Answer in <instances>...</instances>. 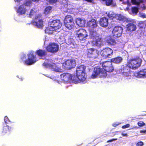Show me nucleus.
Instances as JSON below:
<instances>
[{"mask_svg": "<svg viewBox=\"0 0 146 146\" xmlns=\"http://www.w3.org/2000/svg\"><path fill=\"white\" fill-rule=\"evenodd\" d=\"M4 125L2 131V133L4 135L6 134H9L10 132L11 129V127L7 125L6 124L3 123Z\"/></svg>", "mask_w": 146, "mask_h": 146, "instance_id": "obj_22", "label": "nucleus"}, {"mask_svg": "<svg viewBox=\"0 0 146 146\" xmlns=\"http://www.w3.org/2000/svg\"><path fill=\"white\" fill-rule=\"evenodd\" d=\"M102 1L104 2L106 5L107 6H109L110 5H116V3H113V0H101Z\"/></svg>", "mask_w": 146, "mask_h": 146, "instance_id": "obj_29", "label": "nucleus"}, {"mask_svg": "<svg viewBox=\"0 0 146 146\" xmlns=\"http://www.w3.org/2000/svg\"><path fill=\"white\" fill-rule=\"evenodd\" d=\"M117 139V138L115 139H113L110 140H109L107 141V142L109 143V142H111L113 141L116 140Z\"/></svg>", "mask_w": 146, "mask_h": 146, "instance_id": "obj_45", "label": "nucleus"}, {"mask_svg": "<svg viewBox=\"0 0 146 146\" xmlns=\"http://www.w3.org/2000/svg\"><path fill=\"white\" fill-rule=\"evenodd\" d=\"M119 124V123H113L112 126L113 127H116V126H117Z\"/></svg>", "mask_w": 146, "mask_h": 146, "instance_id": "obj_47", "label": "nucleus"}, {"mask_svg": "<svg viewBox=\"0 0 146 146\" xmlns=\"http://www.w3.org/2000/svg\"><path fill=\"white\" fill-rule=\"evenodd\" d=\"M120 132L119 131H116L115 132H113L111 133L112 134L111 135L112 136H113L117 134L116 133H118V132Z\"/></svg>", "mask_w": 146, "mask_h": 146, "instance_id": "obj_46", "label": "nucleus"}, {"mask_svg": "<svg viewBox=\"0 0 146 146\" xmlns=\"http://www.w3.org/2000/svg\"><path fill=\"white\" fill-rule=\"evenodd\" d=\"M140 17L143 18H146V15L145 13H141L140 14Z\"/></svg>", "mask_w": 146, "mask_h": 146, "instance_id": "obj_43", "label": "nucleus"}, {"mask_svg": "<svg viewBox=\"0 0 146 146\" xmlns=\"http://www.w3.org/2000/svg\"><path fill=\"white\" fill-rule=\"evenodd\" d=\"M52 7L51 6H48L46 7L45 9V12L46 13H48L52 9Z\"/></svg>", "mask_w": 146, "mask_h": 146, "instance_id": "obj_37", "label": "nucleus"}, {"mask_svg": "<svg viewBox=\"0 0 146 146\" xmlns=\"http://www.w3.org/2000/svg\"><path fill=\"white\" fill-rule=\"evenodd\" d=\"M77 35L79 39L80 40H85L88 36L86 31L82 29H80L77 30Z\"/></svg>", "mask_w": 146, "mask_h": 146, "instance_id": "obj_14", "label": "nucleus"}, {"mask_svg": "<svg viewBox=\"0 0 146 146\" xmlns=\"http://www.w3.org/2000/svg\"><path fill=\"white\" fill-rule=\"evenodd\" d=\"M138 8L136 7H133L131 8V11L133 13L137 14L138 11Z\"/></svg>", "mask_w": 146, "mask_h": 146, "instance_id": "obj_34", "label": "nucleus"}, {"mask_svg": "<svg viewBox=\"0 0 146 146\" xmlns=\"http://www.w3.org/2000/svg\"><path fill=\"white\" fill-rule=\"evenodd\" d=\"M102 56L105 58H111L113 55V50L109 48H106L103 49L100 52Z\"/></svg>", "mask_w": 146, "mask_h": 146, "instance_id": "obj_11", "label": "nucleus"}, {"mask_svg": "<svg viewBox=\"0 0 146 146\" xmlns=\"http://www.w3.org/2000/svg\"><path fill=\"white\" fill-rule=\"evenodd\" d=\"M115 14L112 12L110 11L108 13L107 15L109 18L112 19L113 20L115 21Z\"/></svg>", "mask_w": 146, "mask_h": 146, "instance_id": "obj_32", "label": "nucleus"}, {"mask_svg": "<svg viewBox=\"0 0 146 146\" xmlns=\"http://www.w3.org/2000/svg\"><path fill=\"white\" fill-rule=\"evenodd\" d=\"M137 76L140 78H146V69L140 70L137 73Z\"/></svg>", "mask_w": 146, "mask_h": 146, "instance_id": "obj_25", "label": "nucleus"}, {"mask_svg": "<svg viewBox=\"0 0 146 146\" xmlns=\"http://www.w3.org/2000/svg\"><path fill=\"white\" fill-rule=\"evenodd\" d=\"M107 75L106 72L103 70L102 68L97 66L94 68L91 77L92 78H95L98 76H99L101 77L105 78Z\"/></svg>", "mask_w": 146, "mask_h": 146, "instance_id": "obj_4", "label": "nucleus"}, {"mask_svg": "<svg viewBox=\"0 0 146 146\" xmlns=\"http://www.w3.org/2000/svg\"><path fill=\"white\" fill-rule=\"evenodd\" d=\"M35 53L40 59H45L47 54V51L44 49H39L37 50Z\"/></svg>", "mask_w": 146, "mask_h": 146, "instance_id": "obj_18", "label": "nucleus"}, {"mask_svg": "<svg viewBox=\"0 0 146 146\" xmlns=\"http://www.w3.org/2000/svg\"><path fill=\"white\" fill-rule=\"evenodd\" d=\"M123 29L122 27L116 25L114 27L112 32V34L113 37L117 38L121 36Z\"/></svg>", "mask_w": 146, "mask_h": 146, "instance_id": "obj_9", "label": "nucleus"}, {"mask_svg": "<svg viewBox=\"0 0 146 146\" xmlns=\"http://www.w3.org/2000/svg\"><path fill=\"white\" fill-rule=\"evenodd\" d=\"M121 135L123 136H125V137H127V133H122Z\"/></svg>", "mask_w": 146, "mask_h": 146, "instance_id": "obj_49", "label": "nucleus"}, {"mask_svg": "<svg viewBox=\"0 0 146 146\" xmlns=\"http://www.w3.org/2000/svg\"><path fill=\"white\" fill-rule=\"evenodd\" d=\"M98 24L97 20L94 18H92L87 22V27L91 28H94L98 26Z\"/></svg>", "mask_w": 146, "mask_h": 146, "instance_id": "obj_19", "label": "nucleus"}, {"mask_svg": "<svg viewBox=\"0 0 146 146\" xmlns=\"http://www.w3.org/2000/svg\"><path fill=\"white\" fill-rule=\"evenodd\" d=\"M144 145L142 141L138 142L136 144V146H142Z\"/></svg>", "mask_w": 146, "mask_h": 146, "instance_id": "obj_40", "label": "nucleus"}, {"mask_svg": "<svg viewBox=\"0 0 146 146\" xmlns=\"http://www.w3.org/2000/svg\"><path fill=\"white\" fill-rule=\"evenodd\" d=\"M99 52L94 48H88L86 50L85 55L88 58L95 59L98 57Z\"/></svg>", "mask_w": 146, "mask_h": 146, "instance_id": "obj_6", "label": "nucleus"}, {"mask_svg": "<svg viewBox=\"0 0 146 146\" xmlns=\"http://www.w3.org/2000/svg\"><path fill=\"white\" fill-rule=\"evenodd\" d=\"M86 68V66L82 65L79 66L76 68V76L81 82H83L86 79V76L85 72Z\"/></svg>", "mask_w": 146, "mask_h": 146, "instance_id": "obj_2", "label": "nucleus"}, {"mask_svg": "<svg viewBox=\"0 0 146 146\" xmlns=\"http://www.w3.org/2000/svg\"><path fill=\"white\" fill-rule=\"evenodd\" d=\"M17 12L21 15L25 14L26 12V9L23 5H21L17 9Z\"/></svg>", "mask_w": 146, "mask_h": 146, "instance_id": "obj_28", "label": "nucleus"}, {"mask_svg": "<svg viewBox=\"0 0 146 146\" xmlns=\"http://www.w3.org/2000/svg\"><path fill=\"white\" fill-rule=\"evenodd\" d=\"M4 121L5 122V124L9 122H10V121L7 117L6 116L4 117Z\"/></svg>", "mask_w": 146, "mask_h": 146, "instance_id": "obj_39", "label": "nucleus"}, {"mask_svg": "<svg viewBox=\"0 0 146 146\" xmlns=\"http://www.w3.org/2000/svg\"><path fill=\"white\" fill-rule=\"evenodd\" d=\"M64 23L65 26L70 30L73 28L74 26V19L70 15H67L65 17Z\"/></svg>", "mask_w": 146, "mask_h": 146, "instance_id": "obj_5", "label": "nucleus"}, {"mask_svg": "<svg viewBox=\"0 0 146 146\" xmlns=\"http://www.w3.org/2000/svg\"><path fill=\"white\" fill-rule=\"evenodd\" d=\"M24 4L25 5H27L26 3H25Z\"/></svg>", "mask_w": 146, "mask_h": 146, "instance_id": "obj_51", "label": "nucleus"}, {"mask_svg": "<svg viewBox=\"0 0 146 146\" xmlns=\"http://www.w3.org/2000/svg\"><path fill=\"white\" fill-rule=\"evenodd\" d=\"M60 76L61 79L65 82H70L72 79V75L69 73H63Z\"/></svg>", "mask_w": 146, "mask_h": 146, "instance_id": "obj_17", "label": "nucleus"}, {"mask_svg": "<svg viewBox=\"0 0 146 146\" xmlns=\"http://www.w3.org/2000/svg\"><path fill=\"white\" fill-rule=\"evenodd\" d=\"M43 65L47 68H50L51 70L55 71L56 72H61L62 70L60 68L58 67L54 63H48L44 62L43 64Z\"/></svg>", "mask_w": 146, "mask_h": 146, "instance_id": "obj_16", "label": "nucleus"}, {"mask_svg": "<svg viewBox=\"0 0 146 146\" xmlns=\"http://www.w3.org/2000/svg\"><path fill=\"white\" fill-rule=\"evenodd\" d=\"M108 19L106 17H102L100 19V24L102 27H106L108 26Z\"/></svg>", "mask_w": 146, "mask_h": 146, "instance_id": "obj_21", "label": "nucleus"}, {"mask_svg": "<svg viewBox=\"0 0 146 146\" xmlns=\"http://www.w3.org/2000/svg\"><path fill=\"white\" fill-rule=\"evenodd\" d=\"M102 66L103 69H104V70L106 72H111L114 70L111 61H107L103 62L102 63Z\"/></svg>", "mask_w": 146, "mask_h": 146, "instance_id": "obj_12", "label": "nucleus"}, {"mask_svg": "<svg viewBox=\"0 0 146 146\" xmlns=\"http://www.w3.org/2000/svg\"><path fill=\"white\" fill-rule=\"evenodd\" d=\"M143 2V1H140V2Z\"/></svg>", "mask_w": 146, "mask_h": 146, "instance_id": "obj_52", "label": "nucleus"}, {"mask_svg": "<svg viewBox=\"0 0 146 146\" xmlns=\"http://www.w3.org/2000/svg\"><path fill=\"white\" fill-rule=\"evenodd\" d=\"M76 65L75 60L73 59H68L63 63L65 67L67 69H70L74 68Z\"/></svg>", "mask_w": 146, "mask_h": 146, "instance_id": "obj_13", "label": "nucleus"}, {"mask_svg": "<svg viewBox=\"0 0 146 146\" xmlns=\"http://www.w3.org/2000/svg\"><path fill=\"white\" fill-rule=\"evenodd\" d=\"M106 42L109 44L113 45L115 44L116 43L115 40L111 37L107 39Z\"/></svg>", "mask_w": 146, "mask_h": 146, "instance_id": "obj_30", "label": "nucleus"}, {"mask_svg": "<svg viewBox=\"0 0 146 146\" xmlns=\"http://www.w3.org/2000/svg\"><path fill=\"white\" fill-rule=\"evenodd\" d=\"M76 23L78 26L82 27L85 25V20L82 18H78L76 20Z\"/></svg>", "mask_w": 146, "mask_h": 146, "instance_id": "obj_27", "label": "nucleus"}, {"mask_svg": "<svg viewBox=\"0 0 146 146\" xmlns=\"http://www.w3.org/2000/svg\"><path fill=\"white\" fill-rule=\"evenodd\" d=\"M126 27V30L130 32L135 31L137 28L136 25L133 23H129Z\"/></svg>", "mask_w": 146, "mask_h": 146, "instance_id": "obj_24", "label": "nucleus"}, {"mask_svg": "<svg viewBox=\"0 0 146 146\" xmlns=\"http://www.w3.org/2000/svg\"><path fill=\"white\" fill-rule=\"evenodd\" d=\"M120 1H121V0H120Z\"/></svg>", "mask_w": 146, "mask_h": 146, "instance_id": "obj_53", "label": "nucleus"}, {"mask_svg": "<svg viewBox=\"0 0 146 146\" xmlns=\"http://www.w3.org/2000/svg\"><path fill=\"white\" fill-rule=\"evenodd\" d=\"M48 24L54 28V29H60L62 25V23L59 20H54L50 21Z\"/></svg>", "mask_w": 146, "mask_h": 146, "instance_id": "obj_15", "label": "nucleus"}, {"mask_svg": "<svg viewBox=\"0 0 146 146\" xmlns=\"http://www.w3.org/2000/svg\"><path fill=\"white\" fill-rule=\"evenodd\" d=\"M54 28L51 26L48 27L46 29L45 31L46 33L48 34H51L53 33Z\"/></svg>", "mask_w": 146, "mask_h": 146, "instance_id": "obj_31", "label": "nucleus"}, {"mask_svg": "<svg viewBox=\"0 0 146 146\" xmlns=\"http://www.w3.org/2000/svg\"><path fill=\"white\" fill-rule=\"evenodd\" d=\"M27 59L24 61V64L27 65H32L37 61L36 55L34 54V52L32 51L27 54Z\"/></svg>", "mask_w": 146, "mask_h": 146, "instance_id": "obj_7", "label": "nucleus"}, {"mask_svg": "<svg viewBox=\"0 0 146 146\" xmlns=\"http://www.w3.org/2000/svg\"><path fill=\"white\" fill-rule=\"evenodd\" d=\"M140 132L141 133H144L145 134H146V130H142L140 131Z\"/></svg>", "mask_w": 146, "mask_h": 146, "instance_id": "obj_48", "label": "nucleus"}, {"mask_svg": "<svg viewBox=\"0 0 146 146\" xmlns=\"http://www.w3.org/2000/svg\"><path fill=\"white\" fill-rule=\"evenodd\" d=\"M137 124L139 126L141 127L145 125V123L143 121H139L137 123Z\"/></svg>", "mask_w": 146, "mask_h": 146, "instance_id": "obj_38", "label": "nucleus"}, {"mask_svg": "<svg viewBox=\"0 0 146 146\" xmlns=\"http://www.w3.org/2000/svg\"><path fill=\"white\" fill-rule=\"evenodd\" d=\"M85 1L93 4H94L95 3L94 0H85Z\"/></svg>", "mask_w": 146, "mask_h": 146, "instance_id": "obj_44", "label": "nucleus"}, {"mask_svg": "<svg viewBox=\"0 0 146 146\" xmlns=\"http://www.w3.org/2000/svg\"><path fill=\"white\" fill-rule=\"evenodd\" d=\"M142 60L139 56L130 58L127 63L129 66L133 70L137 69L141 66Z\"/></svg>", "mask_w": 146, "mask_h": 146, "instance_id": "obj_3", "label": "nucleus"}, {"mask_svg": "<svg viewBox=\"0 0 146 146\" xmlns=\"http://www.w3.org/2000/svg\"><path fill=\"white\" fill-rule=\"evenodd\" d=\"M58 0H49V2L50 4H53L56 2Z\"/></svg>", "mask_w": 146, "mask_h": 146, "instance_id": "obj_42", "label": "nucleus"}, {"mask_svg": "<svg viewBox=\"0 0 146 146\" xmlns=\"http://www.w3.org/2000/svg\"><path fill=\"white\" fill-rule=\"evenodd\" d=\"M26 58V56H24L23 57L21 58L22 60H23V59Z\"/></svg>", "mask_w": 146, "mask_h": 146, "instance_id": "obj_50", "label": "nucleus"}, {"mask_svg": "<svg viewBox=\"0 0 146 146\" xmlns=\"http://www.w3.org/2000/svg\"><path fill=\"white\" fill-rule=\"evenodd\" d=\"M130 126V125L128 123L125 125H123L122 127V128L123 129H125L129 127Z\"/></svg>", "mask_w": 146, "mask_h": 146, "instance_id": "obj_41", "label": "nucleus"}, {"mask_svg": "<svg viewBox=\"0 0 146 146\" xmlns=\"http://www.w3.org/2000/svg\"><path fill=\"white\" fill-rule=\"evenodd\" d=\"M66 43L68 45H74V41L73 39L71 38H69L68 39Z\"/></svg>", "mask_w": 146, "mask_h": 146, "instance_id": "obj_33", "label": "nucleus"}, {"mask_svg": "<svg viewBox=\"0 0 146 146\" xmlns=\"http://www.w3.org/2000/svg\"><path fill=\"white\" fill-rule=\"evenodd\" d=\"M131 2L133 5H139L140 2L137 1L136 0H131Z\"/></svg>", "mask_w": 146, "mask_h": 146, "instance_id": "obj_36", "label": "nucleus"}, {"mask_svg": "<svg viewBox=\"0 0 146 146\" xmlns=\"http://www.w3.org/2000/svg\"><path fill=\"white\" fill-rule=\"evenodd\" d=\"M59 49V45L55 42L49 43L46 47V50L52 53H55L57 52L58 51Z\"/></svg>", "mask_w": 146, "mask_h": 146, "instance_id": "obj_10", "label": "nucleus"}, {"mask_svg": "<svg viewBox=\"0 0 146 146\" xmlns=\"http://www.w3.org/2000/svg\"><path fill=\"white\" fill-rule=\"evenodd\" d=\"M130 68L127 63L123 65L121 68L120 73L124 77L131 76Z\"/></svg>", "mask_w": 146, "mask_h": 146, "instance_id": "obj_8", "label": "nucleus"}, {"mask_svg": "<svg viewBox=\"0 0 146 146\" xmlns=\"http://www.w3.org/2000/svg\"><path fill=\"white\" fill-rule=\"evenodd\" d=\"M89 36L91 39L90 42L93 46L100 47L103 45V38L96 31L90 30L89 31Z\"/></svg>", "mask_w": 146, "mask_h": 146, "instance_id": "obj_1", "label": "nucleus"}, {"mask_svg": "<svg viewBox=\"0 0 146 146\" xmlns=\"http://www.w3.org/2000/svg\"><path fill=\"white\" fill-rule=\"evenodd\" d=\"M36 13V11L35 8H33L31 9L30 13L29 14V16L30 17L33 15H34Z\"/></svg>", "mask_w": 146, "mask_h": 146, "instance_id": "obj_35", "label": "nucleus"}, {"mask_svg": "<svg viewBox=\"0 0 146 146\" xmlns=\"http://www.w3.org/2000/svg\"><path fill=\"white\" fill-rule=\"evenodd\" d=\"M115 19L116 20H119L120 21H122L123 22H127L128 21V19L126 17L120 14H115Z\"/></svg>", "mask_w": 146, "mask_h": 146, "instance_id": "obj_23", "label": "nucleus"}, {"mask_svg": "<svg viewBox=\"0 0 146 146\" xmlns=\"http://www.w3.org/2000/svg\"><path fill=\"white\" fill-rule=\"evenodd\" d=\"M43 21L42 19L38 20V21H33L31 23L38 28H41L43 26Z\"/></svg>", "mask_w": 146, "mask_h": 146, "instance_id": "obj_20", "label": "nucleus"}, {"mask_svg": "<svg viewBox=\"0 0 146 146\" xmlns=\"http://www.w3.org/2000/svg\"><path fill=\"white\" fill-rule=\"evenodd\" d=\"M122 58L120 56H117L113 58L110 60L111 62H113L116 64L120 63L122 61Z\"/></svg>", "mask_w": 146, "mask_h": 146, "instance_id": "obj_26", "label": "nucleus"}]
</instances>
